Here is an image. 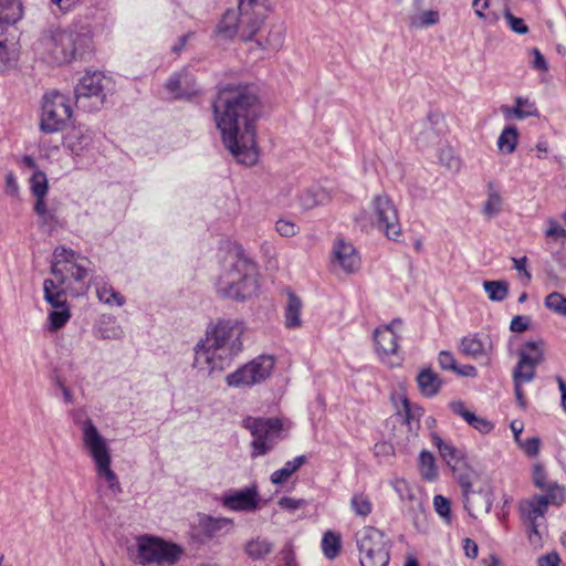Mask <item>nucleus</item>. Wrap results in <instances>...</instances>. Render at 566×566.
Here are the masks:
<instances>
[{
  "mask_svg": "<svg viewBox=\"0 0 566 566\" xmlns=\"http://www.w3.org/2000/svg\"><path fill=\"white\" fill-rule=\"evenodd\" d=\"M212 111L227 149L239 163L254 164L258 159L255 123L262 112L255 87L248 84L220 86Z\"/></svg>",
  "mask_w": 566,
  "mask_h": 566,
  "instance_id": "obj_1",
  "label": "nucleus"
},
{
  "mask_svg": "<svg viewBox=\"0 0 566 566\" xmlns=\"http://www.w3.org/2000/svg\"><path fill=\"white\" fill-rule=\"evenodd\" d=\"M243 324L233 319H219L210 324L195 346L192 366L202 376L223 371L242 352Z\"/></svg>",
  "mask_w": 566,
  "mask_h": 566,
  "instance_id": "obj_2",
  "label": "nucleus"
},
{
  "mask_svg": "<svg viewBox=\"0 0 566 566\" xmlns=\"http://www.w3.org/2000/svg\"><path fill=\"white\" fill-rule=\"evenodd\" d=\"M92 34L86 27L50 28L33 44L35 54L48 64L64 65L82 60L92 51Z\"/></svg>",
  "mask_w": 566,
  "mask_h": 566,
  "instance_id": "obj_3",
  "label": "nucleus"
},
{
  "mask_svg": "<svg viewBox=\"0 0 566 566\" xmlns=\"http://www.w3.org/2000/svg\"><path fill=\"white\" fill-rule=\"evenodd\" d=\"M275 0H239L238 10H228L218 23V33L227 39L254 40Z\"/></svg>",
  "mask_w": 566,
  "mask_h": 566,
  "instance_id": "obj_4",
  "label": "nucleus"
},
{
  "mask_svg": "<svg viewBox=\"0 0 566 566\" xmlns=\"http://www.w3.org/2000/svg\"><path fill=\"white\" fill-rule=\"evenodd\" d=\"M216 289L218 295L237 301L256 295L259 282L255 263L242 251H237L229 266L220 274Z\"/></svg>",
  "mask_w": 566,
  "mask_h": 566,
  "instance_id": "obj_5",
  "label": "nucleus"
},
{
  "mask_svg": "<svg viewBox=\"0 0 566 566\" xmlns=\"http://www.w3.org/2000/svg\"><path fill=\"white\" fill-rule=\"evenodd\" d=\"M74 422L81 426L83 448L94 462L97 476L107 482L112 493H120V483L111 468L112 455L107 440L101 434L92 419L86 418L81 421L74 418Z\"/></svg>",
  "mask_w": 566,
  "mask_h": 566,
  "instance_id": "obj_6",
  "label": "nucleus"
},
{
  "mask_svg": "<svg viewBox=\"0 0 566 566\" xmlns=\"http://www.w3.org/2000/svg\"><path fill=\"white\" fill-rule=\"evenodd\" d=\"M564 500V489L560 485H553L548 488L547 493L534 494L518 502L517 511L520 518L526 526L528 541L532 545L541 546L542 536L539 527L545 523L548 506H559Z\"/></svg>",
  "mask_w": 566,
  "mask_h": 566,
  "instance_id": "obj_7",
  "label": "nucleus"
},
{
  "mask_svg": "<svg viewBox=\"0 0 566 566\" xmlns=\"http://www.w3.org/2000/svg\"><path fill=\"white\" fill-rule=\"evenodd\" d=\"M23 15L20 0H0V73L15 67L19 60V44L10 32Z\"/></svg>",
  "mask_w": 566,
  "mask_h": 566,
  "instance_id": "obj_8",
  "label": "nucleus"
},
{
  "mask_svg": "<svg viewBox=\"0 0 566 566\" xmlns=\"http://www.w3.org/2000/svg\"><path fill=\"white\" fill-rule=\"evenodd\" d=\"M243 427L253 436L252 458L266 454L284 438L283 423L279 418L248 417L243 420Z\"/></svg>",
  "mask_w": 566,
  "mask_h": 566,
  "instance_id": "obj_9",
  "label": "nucleus"
},
{
  "mask_svg": "<svg viewBox=\"0 0 566 566\" xmlns=\"http://www.w3.org/2000/svg\"><path fill=\"white\" fill-rule=\"evenodd\" d=\"M432 439L440 455L457 475L464 496V506L470 512V495L474 493L472 490V476L474 475V472L471 470H463L465 462L464 453L461 449L455 448L451 442L444 441L437 434H434Z\"/></svg>",
  "mask_w": 566,
  "mask_h": 566,
  "instance_id": "obj_10",
  "label": "nucleus"
},
{
  "mask_svg": "<svg viewBox=\"0 0 566 566\" xmlns=\"http://www.w3.org/2000/svg\"><path fill=\"white\" fill-rule=\"evenodd\" d=\"M72 116L69 98L60 92L46 93L42 98L40 129L46 134L62 130Z\"/></svg>",
  "mask_w": 566,
  "mask_h": 566,
  "instance_id": "obj_11",
  "label": "nucleus"
},
{
  "mask_svg": "<svg viewBox=\"0 0 566 566\" xmlns=\"http://www.w3.org/2000/svg\"><path fill=\"white\" fill-rule=\"evenodd\" d=\"M104 76L99 72H86L74 88L75 105L85 112L99 111L105 102Z\"/></svg>",
  "mask_w": 566,
  "mask_h": 566,
  "instance_id": "obj_12",
  "label": "nucleus"
},
{
  "mask_svg": "<svg viewBox=\"0 0 566 566\" xmlns=\"http://www.w3.org/2000/svg\"><path fill=\"white\" fill-rule=\"evenodd\" d=\"M274 358L260 355L226 377L229 387H251L266 380L274 369Z\"/></svg>",
  "mask_w": 566,
  "mask_h": 566,
  "instance_id": "obj_13",
  "label": "nucleus"
},
{
  "mask_svg": "<svg viewBox=\"0 0 566 566\" xmlns=\"http://www.w3.org/2000/svg\"><path fill=\"white\" fill-rule=\"evenodd\" d=\"M95 132L86 126L73 127L64 137V147L70 150L78 167H88L95 163Z\"/></svg>",
  "mask_w": 566,
  "mask_h": 566,
  "instance_id": "obj_14",
  "label": "nucleus"
},
{
  "mask_svg": "<svg viewBox=\"0 0 566 566\" xmlns=\"http://www.w3.org/2000/svg\"><path fill=\"white\" fill-rule=\"evenodd\" d=\"M371 206L375 217L373 226L381 231L387 239L398 241L402 231L398 210L392 200L387 195H377L374 197Z\"/></svg>",
  "mask_w": 566,
  "mask_h": 566,
  "instance_id": "obj_15",
  "label": "nucleus"
},
{
  "mask_svg": "<svg viewBox=\"0 0 566 566\" xmlns=\"http://www.w3.org/2000/svg\"><path fill=\"white\" fill-rule=\"evenodd\" d=\"M182 554L180 546L163 539L143 537L138 541V560L146 565L150 563L174 565Z\"/></svg>",
  "mask_w": 566,
  "mask_h": 566,
  "instance_id": "obj_16",
  "label": "nucleus"
},
{
  "mask_svg": "<svg viewBox=\"0 0 566 566\" xmlns=\"http://www.w3.org/2000/svg\"><path fill=\"white\" fill-rule=\"evenodd\" d=\"M543 340H528L517 352L518 360L513 369V384L533 381L536 367L544 360Z\"/></svg>",
  "mask_w": 566,
  "mask_h": 566,
  "instance_id": "obj_17",
  "label": "nucleus"
},
{
  "mask_svg": "<svg viewBox=\"0 0 566 566\" xmlns=\"http://www.w3.org/2000/svg\"><path fill=\"white\" fill-rule=\"evenodd\" d=\"M224 507L237 512H252L259 507L260 496L256 488L230 491L221 497Z\"/></svg>",
  "mask_w": 566,
  "mask_h": 566,
  "instance_id": "obj_18",
  "label": "nucleus"
},
{
  "mask_svg": "<svg viewBox=\"0 0 566 566\" xmlns=\"http://www.w3.org/2000/svg\"><path fill=\"white\" fill-rule=\"evenodd\" d=\"M165 88L175 99L190 98L197 93L195 78L186 69L171 74Z\"/></svg>",
  "mask_w": 566,
  "mask_h": 566,
  "instance_id": "obj_19",
  "label": "nucleus"
},
{
  "mask_svg": "<svg viewBox=\"0 0 566 566\" xmlns=\"http://www.w3.org/2000/svg\"><path fill=\"white\" fill-rule=\"evenodd\" d=\"M400 325V319H394L389 325L377 328L374 333L376 349L381 359L394 356L398 352V335L394 331L395 325Z\"/></svg>",
  "mask_w": 566,
  "mask_h": 566,
  "instance_id": "obj_20",
  "label": "nucleus"
},
{
  "mask_svg": "<svg viewBox=\"0 0 566 566\" xmlns=\"http://www.w3.org/2000/svg\"><path fill=\"white\" fill-rule=\"evenodd\" d=\"M460 352L472 359L488 364L490 361L491 342L488 337L481 338L478 334L462 337Z\"/></svg>",
  "mask_w": 566,
  "mask_h": 566,
  "instance_id": "obj_21",
  "label": "nucleus"
},
{
  "mask_svg": "<svg viewBox=\"0 0 566 566\" xmlns=\"http://www.w3.org/2000/svg\"><path fill=\"white\" fill-rule=\"evenodd\" d=\"M333 254L334 263L346 273H353L359 268L360 256L353 244L339 239L334 244Z\"/></svg>",
  "mask_w": 566,
  "mask_h": 566,
  "instance_id": "obj_22",
  "label": "nucleus"
},
{
  "mask_svg": "<svg viewBox=\"0 0 566 566\" xmlns=\"http://www.w3.org/2000/svg\"><path fill=\"white\" fill-rule=\"evenodd\" d=\"M85 263L88 261L85 258H81L75 260L63 268L59 269L55 266H51V273L54 276V280L59 281V283L69 284L71 280L75 282H83L88 274V269Z\"/></svg>",
  "mask_w": 566,
  "mask_h": 566,
  "instance_id": "obj_23",
  "label": "nucleus"
},
{
  "mask_svg": "<svg viewBox=\"0 0 566 566\" xmlns=\"http://www.w3.org/2000/svg\"><path fill=\"white\" fill-rule=\"evenodd\" d=\"M96 338L103 340H119L125 332L117 318L111 314L102 315L93 327Z\"/></svg>",
  "mask_w": 566,
  "mask_h": 566,
  "instance_id": "obj_24",
  "label": "nucleus"
},
{
  "mask_svg": "<svg viewBox=\"0 0 566 566\" xmlns=\"http://www.w3.org/2000/svg\"><path fill=\"white\" fill-rule=\"evenodd\" d=\"M356 543L359 551V556L389 544L386 535L376 527H364L356 534Z\"/></svg>",
  "mask_w": 566,
  "mask_h": 566,
  "instance_id": "obj_25",
  "label": "nucleus"
},
{
  "mask_svg": "<svg viewBox=\"0 0 566 566\" xmlns=\"http://www.w3.org/2000/svg\"><path fill=\"white\" fill-rule=\"evenodd\" d=\"M66 286L64 283H59V281L54 279H45L43 282V296L44 300L53 307V308H62L69 307L66 301Z\"/></svg>",
  "mask_w": 566,
  "mask_h": 566,
  "instance_id": "obj_26",
  "label": "nucleus"
},
{
  "mask_svg": "<svg viewBox=\"0 0 566 566\" xmlns=\"http://www.w3.org/2000/svg\"><path fill=\"white\" fill-rule=\"evenodd\" d=\"M199 526L205 535L216 537L229 532L233 526V520L229 517L203 515L199 520Z\"/></svg>",
  "mask_w": 566,
  "mask_h": 566,
  "instance_id": "obj_27",
  "label": "nucleus"
},
{
  "mask_svg": "<svg viewBox=\"0 0 566 566\" xmlns=\"http://www.w3.org/2000/svg\"><path fill=\"white\" fill-rule=\"evenodd\" d=\"M501 112L505 118L515 117L517 119H525L527 117L537 116L538 112L534 103L527 98L516 97L515 106L511 107L507 105L501 106Z\"/></svg>",
  "mask_w": 566,
  "mask_h": 566,
  "instance_id": "obj_28",
  "label": "nucleus"
},
{
  "mask_svg": "<svg viewBox=\"0 0 566 566\" xmlns=\"http://www.w3.org/2000/svg\"><path fill=\"white\" fill-rule=\"evenodd\" d=\"M302 301L293 292L287 293V303L284 308V325L286 328H298L302 326L301 312Z\"/></svg>",
  "mask_w": 566,
  "mask_h": 566,
  "instance_id": "obj_29",
  "label": "nucleus"
},
{
  "mask_svg": "<svg viewBox=\"0 0 566 566\" xmlns=\"http://www.w3.org/2000/svg\"><path fill=\"white\" fill-rule=\"evenodd\" d=\"M417 382L421 394L426 397L436 396L441 387L439 376L431 369H423L417 377Z\"/></svg>",
  "mask_w": 566,
  "mask_h": 566,
  "instance_id": "obj_30",
  "label": "nucleus"
},
{
  "mask_svg": "<svg viewBox=\"0 0 566 566\" xmlns=\"http://www.w3.org/2000/svg\"><path fill=\"white\" fill-rule=\"evenodd\" d=\"M390 560V544L374 548L359 556L360 566H388Z\"/></svg>",
  "mask_w": 566,
  "mask_h": 566,
  "instance_id": "obj_31",
  "label": "nucleus"
},
{
  "mask_svg": "<svg viewBox=\"0 0 566 566\" xmlns=\"http://www.w3.org/2000/svg\"><path fill=\"white\" fill-rule=\"evenodd\" d=\"M307 461L306 455H297L293 460L285 462L283 468L274 471L271 474V482L273 484H282L291 478L305 462Z\"/></svg>",
  "mask_w": 566,
  "mask_h": 566,
  "instance_id": "obj_32",
  "label": "nucleus"
},
{
  "mask_svg": "<svg viewBox=\"0 0 566 566\" xmlns=\"http://www.w3.org/2000/svg\"><path fill=\"white\" fill-rule=\"evenodd\" d=\"M502 197L493 182L488 184V199L483 205V213L488 218L497 216L502 210Z\"/></svg>",
  "mask_w": 566,
  "mask_h": 566,
  "instance_id": "obj_33",
  "label": "nucleus"
},
{
  "mask_svg": "<svg viewBox=\"0 0 566 566\" xmlns=\"http://www.w3.org/2000/svg\"><path fill=\"white\" fill-rule=\"evenodd\" d=\"M96 295L102 303L111 306H123L126 303L125 297L108 283L98 285L96 287Z\"/></svg>",
  "mask_w": 566,
  "mask_h": 566,
  "instance_id": "obj_34",
  "label": "nucleus"
},
{
  "mask_svg": "<svg viewBox=\"0 0 566 566\" xmlns=\"http://www.w3.org/2000/svg\"><path fill=\"white\" fill-rule=\"evenodd\" d=\"M419 469L421 476L426 481H434L438 478V469L436 465V459L433 454L427 450L420 452L419 455Z\"/></svg>",
  "mask_w": 566,
  "mask_h": 566,
  "instance_id": "obj_35",
  "label": "nucleus"
},
{
  "mask_svg": "<svg viewBox=\"0 0 566 566\" xmlns=\"http://www.w3.org/2000/svg\"><path fill=\"white\" fill-rule=\"evenodd\" d=\"M33 210L40 218V226L52 230L57 224V219L54 210L48 208L45 199L35 200Z\"/></svg>",
  "mask_w": 566,
  "mask_h": 566,
  "instance_id": "obj_36",
  "label": "nucleus"
},
{
  "mask_svg": "<svg viewBox=\"0 0 566 566\" xmlns=\"http://www.w3.org/2000/svg\"><path fill=\"white\" fill-rule=\"evenodd\" d=\"M518 133L514 126H506L497 138V148L503 154H512L517 145Z\"/></svg>",
  "mask_w": 566,
  "mask_h": 566,
  "instance_id": "obj_37",
  "label": "nucleus"
},
{
  "mask_svg": "<svg viewBox=\"0 0 566 566\" xmlns=\"http://www.w3.org/2000/svg\"><path fill=\"white\" fill-rule=\"evenodd\" d=\"M30 190L31 193L35 197V200L45 199L49 190V184L46 175L43 171L39 169L33 171L32 176L30 177Z\"/></svg>",
  "mask_w": 566,
  "mask_h": 566,
  "instance_id": "obj_38",
  "label": "nucleus"
},
{
  "mask_svg": "<svg viewBox=\"0 0 566 566\" xmlns=\"http://www.w3.org/2000/svg\"><path fill=\"white\" fill-rule=\"evenodd\" d=\"M439 12L436 10H426L419 14L411 15L408 19L410 28L422 29L434 25L439 22Z\"/></svg>",
  "mask_w": 566,
  "mask_h": 566,
  "instance_id": "obj_39",
  "label": "nucleus"
},
{
  "mask_svg": "<svg viewBox=\"0 0 566 566\" xmlns=\"http://www.w3.org/2000/svg\"><path fill=\"white\" fill-rule=\"evenodd\" d=\"M284 42V32L282 27H273L268 34V38L262 41L260 39H255V43L263 50H272L276 51L282 48Z\"/></svg>",
  "mask_w": 566,
  "mask_h": 566,
  "instance_id": "obj_40",
  "label": "nucleus"
},
{
  "mask_svg": "<svg viewBox=\"0 0 566 566\" xmlns=\"http://www.w3.org/2000/svg\"><path fill=\"white\" fill-rule=\"evenodd\" d=\"M326 199V192L318 188L306 189L300 196V202L304 209H313L314 207L322 205Z\"/></svg>",
  "mask_w": 566,
  "mask_h": 566,
  "instance_id": "obj_41",
  "label": "nucleus"
},
{
  "mask_svg": "<svg viewBox=\"0 0 566 566\" xmlns=\"http://www.w3.org/2000/svg\"><path fill=\"white\" fill-rule=\"evenodd\" d=\"M484 291L489 298L494 302H502L509 294V284L505 281H485Z\"/></svg>",
  "mask_w": 566,
  "mask_h": 566,
  "instance_id": "obj_42",
  "label": "nucleus"
},
{
  "mask_svg": "<svg viewBox=\"0 0 566 566\" xmlns=\"http://www.w3.org/2000/svg\"><path fill=\"white\" fill-rule=\"evenodd\" d=\"M245 552L250 557L260 559L272 552V544L266 539H252L247 544Z\"/></svg>",
  "mask_w": 566,
  "mask_h": 566,
  "instance_id": "obj_43",
  "label": "nucleus"
},
{
  "mask_svg": "<svg viewBox=\"0 0 566 566\" xmlns=\"http://www.w3.org/2000/svg\"><path fill=\"white\" fill-rule=\"evenodd\" d=\"M322 549L328 559L335 558L340 551V537L333 532H326L322 539Z\"/></svg>",
  "mask_w": 566,
  "mask_h": 566,
  "instance_id": "obj_44",
  "label": "nucleus"
},
{
  "mask_svg": "<svg viewBox=\"0 0 566 566\" xmlns=\"http://www.w3.org/2000/svg\"><path fill=\"white\" fill-rule=\"evenodd\" d=\"M81 259L80 255H77L73 250L67 249L64 245H60L55 248L53 252V259L51 261V266H55L61 269L64 265Z\"/></svg>",
  "mask_w": 566,
  "mask_h": 566,
  "instance_id": "obj_45",
  "label": "nucleus"
},
{
  "mask_svg": "<svg viewBox=\"0 0 566 566\" xmlns=\"http://www.w3.org/2000/svg\"><path fill=\"white\" fill-rule=\"evenodd\" d=\"M71 312L69 307L53 308L49 313V331L55 332L62 328L70 319Z\"/></svg>",
  "mask_w": 566,
  "mask_h": 566,
  "instance_id": "obj_46",
  "label": "nucleus"
},
{
  "mask_svg": "<svg viewBox=\"0 0 566 566\" xmlns=\"http://www.w3.org/2000/svg\"><path fill=\"white\" fill-rule=\"evenodd\" d=\"M350 506L355 514L361 517L368 516L373 510V504L369 497L363 493L353 495Z\"/></svg>",
  "mask_w": 566,
  "mask_h": 566,
  "instance_id": "obj_47",
  "label": "nucleus"
},
{
  "mask_svg": "<svg viewBox=\"0 0 566 566\" xmlns=\"http://www.w3.org/2000/svg\"><path fill=\"white\" fill-rule=\"evenodd\" d=\"M544 305L549 311L560 316H566V297L563 294L558 292L549 293L544 300Z\"/></svg>",
  "mask_w": 566,
  "mask_h": 566,
  "instance_id": "obj_48",
  "label": "nucleus"
},
{
  "mask_svg": "<svg viewBox=\"0 0 566 566\" xmlns=\"http://www.w3.org/2000/svg\"><path fill=\"white\" fill-rule=\"evenodd\" d=\"M490 6V0H473L472 8L475 14L486 21L489 24H495L499 21V17L495 13H485V10Z\"/></svg>",
  "mask_w": 566,
  "mask_h": 566,
  "instance_id": "obj_49",
  "label": "nucleus"
},
{
  "mask_svg": "<svg viewBox=\"0 0 566 566\" xmlns=\"http://www.w3.org/2000/svg\"><path fill=\"white\" fill-rule=\"evenodd\" d=\"M391 486L401 501H413L415 494L409 483L403 479H395L390 482Z\"/></svg>",
  "mask_w": 566,
  "mask_h": 566,
  "instance_id": "obj_50",
  "label": "nucleus"
},
{
  "mask_svg": "<svg viewBox=\"0 0 566 566\" xmlns=\"http://www.w3.org/2000/svg\"><path fill=\"white\" fill-rule=\"evenodd\" d=\"M467 416L468 417L465 421L468 422V424L478 430L479 432L489 433L493 429V424L485 418L479 417L472 411Z\"/></svg>",
  "mask_w": 566,
  "mask_h": 566,
  "instance_id": "obj_51",
  "label": "nucleus"
},
{
  "mask_svg": "<svg viewBox=\"0 0 566 566\" xmlns=\"http://www.w3.org/2000/svg\"><path fill=\"white\" fill-rule=\"evenodd\" d=\"M433 506L436 512L447 522L450 521L451 517V504L450 501L443 495H436L433 497Z\"/></svg>",
  "mask_w": 566,
  "mask_h": 566,
  "instance_id": "obj_52",
  "label": "nucleus"
},
{
  "mask_svg": "<svg viewBox=\"0 0 566 566\" xmlns=\"http://www.w3.org/2000/svg\"><path fill=\"white\" fill-rule=\"evenodd\" d=\"M533 483L537 489L545 491V493H547L548 488L558 485L556 482L546 483L545 470L539 464H536L533 469Z\"/></svg>",
  "mask_w": 566,
  "mask_h": 566,
  "instance_id": "obj_53",
  "label": "nucleus"
},
{
  "mask_svg": "<svg viewBox=\"0 0 566 566\" xmlns=\"http://www.w3.org/2000/svg\"><path fill=\"white\" fill-rule=\"evenodd\" d=\"M504 18L513 32L517 34H526L528 32V28L524 23V20L513 15L510 10L504 11Z\"/></svg>",
  "mask_w": 566,
  "mask_h": 566,
  "instance_id": "obj_54",
  "label": "nucleus"
},
{
  "mask_svg": "<svg viewBox=\"0 0 566 566\" xmlns=\"http://www.w3.org/2000/svg\"><path fill=\"white\" fill-rule=\"evenodd\" d=\"M4 193L11 198H19L20 187L12 171L6 175Z\"/></svg>",
  "mask_w": 566,
  "mask_h": 566,
  "instance_id": "obj_55",
  "label": "nucleus"
},
{
  "mask_svg": "<svg viewBox=\"0 0 566 566\" xmlns=\"http://www.w3.org/2000/svg\"><path fill=\"white\" fill-rule=\"evenodd\" d=\"M275 229L282 237L286 238L295 235L298 231V227L294 222L282 219L276 222Z\"/></svg>",
  "mask_w": 566,
  "mask_h": 566,
  "instance_id": "obj_56",
  "label": "nucleus"
},
{
  "mask_svg": "<svg viewBox=\"0 0 566 566\" xmlns=\"http://www.w3.org/2000/svg\"><path fill=\"white\" fill-rule=\"evenodd\" d=\"M403 409L406 412V420L409 424H411L413 420L418 422L419 418L423 415V409L411 405L408 399L403 400Z\"/></svg>",
  "mask_w": 566,
  "mask_h": 566,
  "instance_id": "obj_57",
  "label": "nucleus"
},
{
  "mask_svg": "<svg viewBox=\"0 0 566 566\" xmlns=\"http://www.w3.org/2000/svg\"><path fill=\"white\" fill-rule=\"evenodd\" d=\"M439 365L444 370L454 371L457 369V360L451 352L442 350L438 357Z\"/></svg>",
  "mask_w": 566,
  "mask_h": 566,
  "instance_id": "obj_58",
  "label": "nucleus"
},
{
  "mask_svg": "<svg viewBox=\"0 0 566 566\" xmlns=\"http://www.w3.org/2000/svg\"><path fill=\"white\" fill-rule=\"evenodd\" d=\"M531 323V318L528 316L517 315L514 316L510 324V329L515 333L525 332Z\"/></svg>",
  "mask_w": 566,
  "mask_h": 566,
  "instance_id": "obj_59",
  "label": "nucleus"
},
{
  "mask_svg": "<svg viewBox=\"0 0 566 566\" xmlns=\"http://www.w3.org/2000/svg\"><path fill=\"white\" fill-rule=\"evenodd\" d=\"M531 53L533 55V61L531 62L532 67L542 72H546L548 70V64L541 51L537 48H533Z\"/></svg>",
  "mask_w": 566,
  "mask_h": 566,
  "instance_id": "obj_60",
  "label": "nucleus"
},
{
  "mask_svg": "<svg viewBox=\"0 0 566 566\" xmlns=\"http://www.w3.org/2000/svg\"><path fill=\"white\" fill-rule=\"evenodd\" d=\"M279 505L282 509H284V510L293 512V511H296L300 507L304 506L305 505V501L304 500H297V499L289 497V496H283V497L280 499Z\"/></svg>",
  "mask_w": 566,
  "mask_h": 566,
  "instance_id": "obj_61",
  "label": "nucleus"
},
{
  "mask_svg": "<svg viewBox=\"0 0 566 566\" xmlns=\"http://www.w3.org/2000/svg\"><path fill=\"white\" fill-rule=\"evenodd\" d=\"M549 227L546 230L545 234L547 238H553L555 240L563 239L566 237L565 229L559 226L556 221L549 220Z\"/></svg>",
  "mask_w": 566,
  "mask_h": 566,
  "instance_id": "obj_62",
  "label": "nucleus"
},
{
  "mask_svg": "<svg viewBox=\"0 0 566 566\" xmlns=\"http://www.w3.org/2000/svg\"><path fill=\"white\" fill-rule=\"evenodd\" d=\"M560 558L557 553H548L537 560V566H559Z\"/></svg>",
  "mask_w": 566,
  "mask_h": 566,
  "instance_id": "obj_63",
  "label": "nucleus"
},
{
  "mask_svg": "<svg viewBox=\"0 0 566 566\" xmlns=\"http://www.w3.org/2000/svg\"><path fill=\"white\" fill-rule=\"evenodd\" d=\"M281 556L283 560V566H297L294 552L290 546H285L281 551Z\"/></svg>",
  "mask_w": 566,
  "mask_h": 566,
  "instance_id": "obj_64",
  "label": "nucleus"
}]
</instances>
